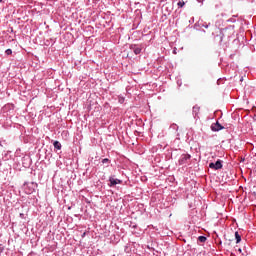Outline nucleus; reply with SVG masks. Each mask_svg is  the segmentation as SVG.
Returning a JSON list of instances; mask_svg holds the SVG:
<instances>
[{"instance_id": "423d86ee", "label": "nucleus", "mask_w": 256, "mask_h": 256, "mask_svg": "<svg viewBox=\"0 0 256 256\" xmlns=\"http://www.w3.org/2000/svg\"><path fill=\"white\" fill-rule=\"evenodd\" d=\"M222 129H225V127H223L219 122L213 123L211 125V130L212 131L217 132V131H221Z\"/></svg>"}, {"instance_id": "7ed1b4c3", "label": "nucleus", "mask_w": 256, "mask_h": 256, "mask_svg": "<svg viewBox=\"0 0 256 256\" xmlns=\"http://www.w3.org/2000/svg\"><path fill=\"white\" fill-rule=\"evenodd\" d=\"M191 156L189 154H182L178 160L179 165H187Z\"/></svg>"}, {"instance_id": "39448f33", "label": "nucleus", "mask_w": 256, "mask_h": 256, "mask_svg": "<svg viewBox=\"0 0 256 256\" xmlns=\"http://www.w3.org/2000/svg\"><path fill=\"white\" fill-rule=\"evenodd\" d=\"M199 111H201V107H199L198 105H195L192 108V114H193L194 119H199Z\"/></svg>"}, {"instance_id": "9b49d317", "label": "nucleus", "mask_w": 256, "mask_h": 256, "mask_svg": "<svg viewBox=\"0 0 256 256\" xmlns=\"http://www.w3.org/2000/svg\"><path fill=\"white\" fill-rule=\"evenodd\" d=\"M178 7L182 8V7H185V1H179L177 3Z\"/></svg>"}, {"instance_id": "f257e3e1", "label": "nucleus", "mask_w": 256, "mask_h": 256, "mask_svg": "<svg viewBox=\"0 0 256 256\" xmlns=\"http://www.w3.org/2000/svg\"><path fill=\"white\" fill-rule=\"evenodd\" d=\"M209 168L214 171H219V169H223V161L218 159L216 162H210Z\"/></svg>"}, {"instance_id": "20e7f679", "label": "nucleus", "mask_w": 256, "mask_h": 256, "mask_svg": "<svg viewBox=\"0 0 256 256\" xmlns=\"http://www.w3.org/2000/svg\"><path fill=\"white\" fill-rule=\"evenodd\" d=\"M130 51H133V53H135L136 55H141L142 49L137 44H131L130 45Z\"/></svg>"}, {"instance_id": "6e6552de", "label": "nucleus", "mask_w": 256, "mask_h": 256, "mask_svg": "<svg viewBox=\"0 0 256 256\" xmlns=\"http://www.w3.org/2000/svg\"><path fill=\"white\" fill-rule=\"evenodd\" d=\"M235 239L236 243H241V235L239 234V232H235Z\"/></svg>"}, {"instance_id": "f03ea898", "label": "nucleus", "mask_w": 256, "mask_h": 256, "mask_svg": "<svg viewBox=\"0 0 256 256\" xmlns=\"http://www.w3.org/2000/svg\"><path fill=\"white\" fill-rule=\"evenodd\" d=\"M121 183H123V180L117 179L115 176H110L108 187H115V185H121Z\"/></svg>"}, {"instance_id": "a211bd4d", "label": "nucleus", "mask_w": 256, "mask_h": 256, "mask_svg": "<svg viewBox=\"0 0 256 256\" xmlns=\"http://www.w3.org/2000/svg\"><path fill=\"white\" fill-rule=\"evenodd\" d=\"M20 217H23V214H20Z\"/></svg>"}, {"instance_id": "f3484780", "label": "nucleus", "mask_w": 256, "mask_h": 256, "mask_svg": "<svg viewBox=\"0 0 256 256\" xmlns=\"http://www.w3.org/2000/svg\"><path fill=\"white\" fill-rule=\"evenodd\" d=\"M238 251H239V253H241V251H242L241 248H239Z\"/></svg>"}, {"instance_id": "2eb2a0df", "label": "nucleus", "mask_w": 256, "mask_h": 256, "mask_svg": "<svg viewBox=\"0 0 256 256\" xmlns=\"http://www.w3.org/2000/svg\"><path fill=\"white\" fill-rule=\"evenodd\" d=\"M174 55H177V50H173Z\"/></svg>"}, {"instance_id": "ddd939ff", "label": "nucleus", "mask_w": 256, "mask_h": 256, "mask_svg": "<svg viewBox=\"0 0 256 256\" xmlns=\"http://www.w3.org/2000/svg\"><path fill=\"white\" fill-rule=\"evenodd\" d=\"M12 53H13V50H11V49H7V50L5 51V54H6V55H12Z\"/></svg>"}, {"instance_id": "0eeeda50", "label": "nucleus", "mask_w": 256, "mask_h": 256, "mask_svg": "<svg viewBox=\"0 0 256 256\" xmlns=\"http://www.w3.org/2000/svg\"><path fill=\"white\" fill-rule=\"evenodd\" d=\"M53 145H54V149H58V151H61V142H59V141H54V143H53Z\"/></svg>"}, {"instance_id": "dca6fc26", "label": "nucleus", "mask_w": 256, "mask_h": 256, "mask_svg": "<svg viewBox=\"0 0 256 256\" xmlns=\"http://www.w3.org/2000/svg\"><path fill=\"white\" fill-rule=\"evenodd\" d=\"M203 27H205V29H207L209 27V25H203Z\"/></svg>"}, {"instance_id": "4468645a", "label": "nucleus", "mask_w": 256, "mask_h": 256, "mask_svg": "<svg viewBox=\"0 0 256 256\" xmlns=\"http://www.w3.org/2000/svg\"><path fill=\"white\" fill-rule=\"evenodd\" d=\"M171 129H179V127L177 126V124H172Z\"/></svg>"}, {"instance_id": "1a4fd4ad", "label": "nucleus", "mask_w": 256, "mask_h": 256, "mask_svg": "<svg viewBox=\"0 0 256 256\" xmlns=\"http://www.w3.org/2000/svg\"><path fill=\"white\" fill-rule=\"evenodd\" d=\"M118 102L123 105L125 103V96H118Z\"/></svg>"}, {"instance_id": "f8f14e48", "label": "nucleus", "mask_w": 256, "mask_h": 256, "mask_svg": "<svg viewBox=\"0 0 256 256\" xmlns=\"http://www.w3.org/2000/svg\"><path fill=\"white\" fill-rule=\"evenodd\" d=\"M102 163L105 165V163H111V160H109V158H104L102 159Z\"/></svg>"}, {"instance_id": "9d476101", "label": "nucleus", "mask_w": 256, "mask_h": 256, "mask_svg": "<svg viewBox=\"0 0 256 256\" xmlns=\"http://www.w3.org/2000/svg\"><path fill=\"white\" fill-rule=\"evenodd\" d=\"M198 241H199L200 243H205V241H207V237H205V236H199V237H198Z\"/></svg>"}]
</instances>
